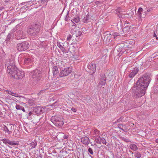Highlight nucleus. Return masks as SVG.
Returning <instances> with one entry per match:
<instances>
[{
  "instance_id": "nucleus-1",
  "label": "nucleus",
  "mask_w": 158,
  "mask_h": 158,
  "mask_svg": "<svg viewBox=\"0 0 158 158\" xmlns=\"http://www.w3.org/2000/svg\"><path fill=\"white\" fill-rule=\"evenodd\" d=\"M150 82V80H138L132 89L134 97L137 98L143 96Z\"/></svg>"
},
{
  "instance_id": "nucleus-2",
  "label": "nucleus",
  "mask_w": 158,
  "mask_h": 158,
  "mask_svg": "<svg viewBox=\"0 0 158 158\" xmlns=\"http://www.w3.org/2000/svg\"><path fill=\"white\" fill-rule=\"evenodd\" d=\"M7 72L9 73L10 75L14 78H15L16 75L18 76L19 79L23 78L24 75L23 71L18 70L17 68L14 65L8 66L7 67Z\"/></svg>"
},
{
  "instance_id": "nucleus-3",
  "label": "nucleus",
  "mask_w": 158,
  "mask_h": 158,
  "mask_svg": "<svg viewBox=\"0 0 158 158\" xmlns=\"http://www.w3.org/2000/svg\"><path fill=\"white\" fill-rule=\"evenodd\" d=\"M51 121L56 126L61 127L64 124L62 118L60 117L53 116L51 118Z\"/></svg>"
},
{
  "instance_id": "nucleus-4",
  "label": "nucleus",
  "mask_w": 158,
  "mask_h": 158,
  "mask_svg": "<svg viewBox=\"0 0 158 158\" xmlns=\"http://www.w3.org/2000/svg\"><path fill=\"white\" fill-rule=\"evenodd\" d=\"M72 67L66 68L60 72V76L61 77L67 76L72 72Z\"/></svg>"
},
{
  "instance_id": "nucleus-5",
  "label": "nucleus",
  "mask_w": 158,
  "mask_h": 158,
  "mask_svg": "<svg viewBox=\"0 0 158 158\" xmlns=\"http://www.w3.org/2000/svg\"><path fill=\"white\" fill-rule=\"evenodd\" d=\"M28 43L26 42L19 43L17 44V48L20 51H23L27 48Z\"/></svg>"
},
{
  "instance_id": "nucleus-6",
  "label": "nucleus",
  "mask_w": 158,
  "mask_h": 158,
  "mask_svg": "<svg viewBox=\"0 0 158 158\" xmlns=\"http://www.w3.org/2000/svg\"><path fill=\"white\" fill-rule=\"evenodd\" d=\"M32 78L38 79L41 77V72L38 70H35L33 71L31 73Z\"/></svg>"
},
{
  "instance_id": "nucleus-7",
  "label": "nucleus",
  "mask_w": 158,
  "mask_h": 158,
  "mask_svg": "<svg viewBox=\"0 0 158 158\" xmlns=\"http://www.w3.org/2000/svg\"><path fill=\"white\" fill-rule=\"evenodd\" d=\"M89 69L90 70V73L93 74L96 71V65L94 63H92L89 65Z\"/></svg>"
},
{
  "instance_id": "nucleus-8",
  "label": "nucleus",
  "mask_w": 158,
  "mask_h": 158,
  "mask_svg": "<svg viewBox=\"0 0 158 158\" xmlns=\"http://www.w3.org/2000/svg\"><path fill=\"white\" fill-rule=\"evenodd\" d=\"M34 111L37 114L43 113L44 112V110L42 107L40 106L35 107L34 110Z\"/></svg>"
},
{
  "instance_id": "nucleus-9",
  "label": "nucleus",
  "mask_w": 158,
  "mask_h": 158,
  "mask_svg": "<svg viewBox=\"0 0 158 158\" xmlns=\"http://www.w3.org/2000/svg\"><path fill=\"white\" fill-rule=\"evenodd\" d=\"M81 139V142L84 144L87 145L89 143V139L88 137L86 136L82 137Z\"/></svg>"
},
{
  "instance_id": "nucleus-10",
  "label": "nucleus",
  "mask_w": 158,
  "mask_h": 158,
  "mask_svg": "<svg viewBox=\"0 0 158 158\" xmlns=\"http://www.w3.org/2000/svg\"><path fill=\"white\" fill-rule=\"evenodd\" d=\"M59 73L58 69L56 66H54L52 68L53 78H55L56 75Z\"/></svg>"
},
{
  "instance_id": "nucleus-11",
  "label": "nucleus",
  "mask_w": 158,
  "mask_h": 158,
  "mask_svg": "<svg viewBox=\"0 0 158 158\" xmlns=\"http://www.w3.org/2000/svg\"><path fill=\"white\" fill-rule=\"evenodd\" d=\"M57 136H60L62 137L61 139L63 140L64 139H67L68 138V135H65L64 133L61 132L58 133Z\"/></svg>"
},
{
  "instance_id": "nucleus-12",
  "label": "nucleus",
  "mask_w": 158,
  "mask_h": 158,
  "mask_svg": "<svg viewBox=\"0 0 158 158\" xmlns=\"http://www.w3.org/2000/svg\"><path fill=\"white\" fill-rule=\"evenodd\" d=\"M138 70L137 69L133 71L129 75L130 78H133L138 72Z\"/></svg>"
},
{
  "instance_id": "nucleus-13",
  "label": "nucleus",
  "mask_w": 158,
  "mask_h": 158,
  "mask_svg": "<svg viewBox=\"0 0 158 158\" xmlns=\"http://www.w3.org/2000/svg\"><path fill=\"white\" fill-rule=\"evenodd\" d=\"M151 75L150 73H146L142 76L141 78L143 79H149L151 78Z\"/></svg>"
},
{
  "instance_id": "nucleus-14",
  "label": "nucleus",
  "mask_w": 158,
  "mask_h": 158,
  "mask_svg": "<svg viewBox=\"0 0 158 158\" xmlns=\"http://www.w3.org/2000/svg\"><path fill=\"white\" fill-rule=\"evenodd\" d=\"M129 147L131 149L134 151H136L138 149L137 146L134 144H131L129 146Z\"/></svg>"
},
{
  "instance_id": "nucleus-15",
  "label": "nucleus",
  "mask_w": 158,
  "mask_h": 158,
  "mask_svg": "<svg viewBox=\"0 0 158 158\" xmlns=\"http://www.w3.org/2000/svg\"><path fill=\"white\" fill-rule=\"evenodd\" d=\"M3 130L5 132H7L8 134H11V131H9V127H7L5 125H4L3 127Z\"/></svg>"
},
{
  "instance_id": "nucleus-16",
  "label": "nucleus",
  "mask_w": 158,
  "mask_h": 158,
  "mask_svg": "<svg viewBox=\"0 0 158 158\" xmlns=\"http://www.w3.org/2000/svg\"><path fill=\"white\" fill-rule=\"evenodd\" d=\"M8 93L9 94H10L13 96H14L15 97H21V96H19L18 94L15 93L13 92H11V91H8Z\"/></svg>"
},
{
  "instance_id": "nucleus-17",
  "label": "nucleus",
  "mask_w": 158,
  "mask_h": 158,
  "mask_svg": "<svg viewBox=\"0 0 158 158\" xmlns=\"http://www.w3.org/2000/svg\"><path fill=\"white\" fill-rule=\"evenodd\" d=\"M19 142H15V141H11L10 140L8 144L10 145H16L19 144Z\"/></svg>"
},
{
  "instance_id": "nucleus-18",
  "label": "nucleus",
  "mask_w": 158,
  "mask_h": 158,
  "mask_svg": "<svg viewBox=\"0 0 158 158\" xmlns=\"http://www.w3.org/2000/svg\"><path fill=\"white\" fill-rule=\"evenodd\" d=\"M135 44V41L134 40H131L129 42L128 46L130 48H132Z\"/></svg>"
},
{
  "instance_id": "nucleus-19",
  "label": "nucleus",
  "mask_w": 158,
  "mask_h": 158,
  "mask_svg": "<svg viewBox=\"0 0 158 158\" xmlns=\"http://www.w3.org/2000/svg\"><path fill=\"white\" fill-rule=\"evenodd\" d=\"M57 45L60 49L62 52H65V48L62 46H61L60 44H57Z\"/></svg>"
},
{
  "instance_id": "nucleus-20",
  "label": "nucleus",
  "mask_w": 158,
  "mask_h": 158,
  "mask_svg": "<svg viewBox=\"0 0 158 158\" xmlns=\"http://www.w3.org/2000/svg\"><path fill=\"white\" fill-rule=\"evenodd\" d=\"M37 143L34 141V142H32L30 143V146L31 147V148H35L36 146L37 145Z\"/></svg>"
},
{
  "instance_id": "nucleus-21",
  "label": "nucleus",
  "mask_w": 158,
  "mask_h": 158,
  "mask_svg": "<svg viewBox=\"0 0 158 158\" xmlns=\"http://www.w3.org/2000/svg\"><path fill=\"white\" fill-rule=\"evenodd\" d=\"M106 80H100L99 81V84L102 85H104L106 83Z\"/></svg>"
},
{
  "instance_id": "nucleus-22",
  "label": "nucleus",
  "mask_w": 158,
  "mask_h": 158,
  "mask_svg": "<svg viewBox=\"0 0 158 158\" xmlns=\"http://www.w3.org/2000/svg\"><path fill=\"white\" fill-rule=\"evenodd\" d=\"M9 128V131H11V134L12 133L13 130L14 129V126L12 125V124H10L8 126Z\"/></svg>"
},
{
  "instance_id": "nucleus-23",
  "label": "nucleus",
  "mask_w": 158,
  "mask_h": 158,
  "mask_svg": "<svg viewBox=\"0 0 158 158\" xmlns=\"http://www.w3.org/2000/svg\"><path fill=\"white\" fill-rule=\"evenodd\" d=\"M135 157L140 158L141 156V154L139 152H137L135 153Z\"/></svg>"
},
{
  "instance_id": "nucleus-24",
  "label": "nucleus",
  "mask_w": 158,
  "mask_h": 158,
  "mask_svg": "<svg viewBox=\"0 0 158 158\" xmlns=\"http://www.w3.org/2000/svg\"><path fill=\"white\" fill-rule=\"evenodd\" d=\"M31 61V59L30 58H25L24 59V62L25 64H27Z\"/></svg>"
},
{
  "instance_id": "nucleus-25",
  "label": "nucleus",
  "mask_w": 158,
  "mask_h": 158,
  "mask_svg": "<svg viewBox=\"0 0 158 158\" xmlns=\"http://www.w3.org/2000/svg\"><path fill=\"white\" fill-rule=\"evenodd\" d=\"M2 141L5 144H8L10 140L7 139H3L2 140Z\"/></svg>"
},
{
  "instance_id": "nucleus-26",
  "label": "nucleus",
  "mask_w": 158,
  "mask_h": 158,
  "mask_svg": "<svg viewBox=\"0 0 158 158\" xmlns=\"http://www.w3.org/2000/svg\"><path fill=\"white\" fill-rule=\"evenodd\" d=\"M96 142L99 144H100L101 143V138L100 137H99L98 138L95 139Z\"/></svg>"
},
{
  "instance_id": "nucleus-27",
  "label": "nucleus",
  "mask_w": 158,
  "mask_h": 158,
  "mask_svg": "<svg viewBox=\"0 0 158 158\" xmlns=\"http://www.w3.org/2000/svg\"><path fill=\"white\" fill-rule=\"evenodd\" d=\"M35 30L33 28H30L28 32L31 34H32L34 33Z\"/></svg>"
},
{
  "instance_id": "nucleus-28",
  "label": "nucleus",
  "mask_w": 158,
  "mask_h": 158,
  "mask_svg": "<svg viewBox=\"0 0 158 158\" xmlns=\"http://www.w3.org/2000/svg\"><path fill=\"white\" fill-rule=\"evenodd\" d=\"M123 125L122 124H119L118 125V127L120 129L124 131L123 129Z\"/></svg>"
},
{
  "instance_id": "nucleus-29",
  "label": "nucleus",
  "mask_w": 158,
  "mask_h": 158,
  "mask_svg": "<svg viewBox=\"0 0 158 158\" xmlns=\"http://www.w3.org/2000/svg\"><path fill=\"white\" fill-rule=\"evenodd\" d=\"M112 34L114 38H115L116 37L119 35V34L117 32H114Z\"/></svg>"
},
{
  "instance_id": "nucleus-30",
  "label": "nucleus",
  "mask_w": 158,
  "mask_h": 158,
  "mask_svg": "<svg viewBox=\"0 0 158 158\" xmlns=\"http://www.w3.org/2000/svg\"><path fill=\"white\" fill-rule=\"evenodd\" d=\"M123 119V117H120L115 122V123H119L121 122L122 120Z\"/></svg>"
},
{
  "instance_id": "nucleus-31",
  "label": "nucleus",
  "mask_w": 158,
  "mask_h": 158,
  "mask_svg": "<svg viewBox=\"0 0 158 158\" xmlns=\"http://www.w3.org/2000/svg\"><path fill=\"white\" fill-rule=\"evenodd\" d=\"M23 106L18 105L16 106V108L17 110H21Z\"/></svg>"
},
{
  "instance_id": "nucleus-32",
  "label": "nucleus",
  "mask_w": 158,
  "mask_h": 158,
  "mask_svg": "<svg viewBox=\"0 0 158 158\" xmlns=\"http://www.w3.org/2000/svg\"><path fill=\"white\" fill-rule=\"evenodd\" d=\"M101 142H102L104 144H106V141L105 139L104 138H101Z\"/></svg>"
},
{
  "instance_id": "nucleus-33",
  "label": "nucleus",
  "mask_w": 158,
  "mask_h": 158,
  "mask_svg": "<svg viewBox=\"0 0 158 158\" xmlns=\"http://www.w3.org/2000/svg\"><path fill=\"white\" fill-rule=\"evenodd\" d=\"M72 38V36L70 34H69L67 36V40L68 41H70Z\"/></svg>"
},
{
  "instance_id": "nucleus-34",
  "label": "nucleus",
  "mask_w": 158,
  "mask_h": 158,
  "mask_svg": "<svg viewBox=\"0 0 158 158\" xmlns=\"http://www.w3.org/2000/svg\"><path fill=\"white\" fill-rule=\"evenodd\" d=\"M88 151L91 154H93V151L92 149L91 148H89L88 149Z\"/></svg>"
},
{
  "instance_id": "nucleus-35",
  "label": "nucleus",
  "mask_w": 158,
  "mask_h": 158,
  "mask_svg": "<svg viewBox=\"0 0 158 158\" xmlns=\"http://www.w3.org/2000/svg\"><path fill=\"white\" fill-rule=\"evenodd\" d=\"M143 10V8L141 7H140L138 10V13L139 14H141V12Z\"/></svg>"
},
{
  "instance_id": "nucleus-36",
  "label": "nucleus",
  "mask_w": 158,
  "mask_h": 158,
  "mask_svg": "<svg viewBox=\"0 0 158 158\" xmlns=\"http://www.w3.org/2000/svg\"><path fill=\"white\" fill-rule=\"evenodd\" d=\"M46 89H44L43 90H41L40 91V92L38 94V95H40L41 94L43 93L45 91H46Z\"/></svg>"
},
{
  "instance_id": "nucleus-37",
  "label": "nucleus",
  "mask_w": 158,
  "mask_h": 158,
  "mask_svg": "<svg viewBox=\"0 0 158 158\" xmlns=\"http://www.w3.org/2000/svg\"><path fill=\"white\" fill-rule=\"evenodd\" d=\"M147 11L148 12H150L152 10V8H147Z\"/></svg>"
},
{
  "instance_id": "nucleus-38",
  "label": "nucleus",
  "mask_w": 158,
  "mask_h": 158,
  "mask_svg": "<svg viewBox=\"0 0 158 158\" xmlns=\"http://www.w3.org/2000/svg\"><path fill=\"white\" fill-rule=\"evenodd\" d=\"M74 21L76 23H77L79 22V19L76 18L74 19Z\"/></svg>"
},
{
  "instance_id": "nucleus-39",
  "label": "nucleus",
  "mask_w": 158,
  "mask_h": 158,
  "mask_svg": "<svg viewBox=\"0 0 158 158\" xmlns=\"http://www.w3.org/2000/svg\"><path fill=\"white\" fill-rule=\"evenodd\" d=\"M71 110L74 112H76V109L74 108H72Z\"/></svg>"
},
{
  "instance_id": "nucleus-40",
  "label": "nucleus",
  "mask_w": 158,
  "mask_h": 158,
  "mask_svg": "<svg viewBox=\"0 0 158 158\" xmlns=\"http://www.w3.org/2000/svg\"><path fill=\"white\" fill-rule=\"evenodd\" d=\"M123 140L124 141H125L126 142H128V139H125V138H123Z\"/></svg>"
},
{
  "instance_id": "nucleus-41",
  "label": "nucleus",
  "mask_w": 158,
  "mask_h": 158,
  "mask_svg": "<svg viewBox=\"0 0 158 158\" xmlns=\"http://www.w3.org/2000/svg\"><path fill=\"white\" fill-rule=\"evenodd\" d=\"M21 110H22V111H23L24 112L25 111V109H24V108L23 107H22V109H21Z\"/></svg>"
},
{
  "instance_id": "nucleus-42",
  "label": "nucleus",
  "mask_w": 158,
  "mask_h": 158,
  "mask_svg": "<svg viewBox=\"0 0 158 158\" xmlns=\"http://www.w3.org/2000/svg\"><path fill=\"white\" fill-rule=\"evenodd\" d=\"M32 114V113L31 112H30L29 113V115H31V114Z\"/></svg>"
},
{
  "instance_id": "nucleus-43",
  "label": "nucleus",
  "mask_w": 158,
  "mask_h": 158,
  "mask_svg": "<svg viewBox=\"0 0 158 158\" xmlns=\"http://www.w3.org/2000/svg\"><path fill=\"white\" fill-rule=\"evenodd\" d=\"M98 131L97 129H95L94 130V132H97Z\"/></svg>"
},
{
  "instance_id": "nucleus-44",
  "label": "nucleus",
  "mask_w": 158,
  "mask_h": 158,
  "mask_svg": "<svg viewBox=\"0 0 158 158\" xmlns=\"http://www.w3.org/2000/svg\"><path fill=\"white\" fill-rule=\"evenodd\" d=\"M156 142H158V139H157L156 140Z\"/></svg>"
},
{
  "instance_id": "nucleus-45",
  "label": "nucleus",
  "mask_w": 158,
  "mask_h": 158,
  "mask_svg": "<svg viewBox=\"0 0 158 158\" xmlns=\"http://www.w3.org/2000/svg\"><path fill=\"white\" fill-rule=\"evenodd\" d=\"M131 152V153L132 154H133V152Z\"/></svg>"
},
{
  "instance_id": "nucleus-46",
  "label": "nucleus",
  "mask_w": 158,
  "mask_h": 158,
  "mask_svg": "<svg viewBox=\"0 0 158 158\" xmlns=\"http://www.w3.org/2000/svg\"><path fill=\"white\" fill-rule=\"evenodd\" d=\"M156 39H158V38L156 37Z\"/></svg>"
},
{
  "instance_id": "nucleus-47",
  "label": "nucleus",
  "mask_w": 158,
  "mask_h": 158,
  "mask_svg": "<svg viewBox=\"0 0 158 158\" xmlns=\"http://www.w3.org/2000/svg\"><path fill=\"white\" fill-rule=\"evenodd\" d=\"M152 158H153V157H152Z\"/></svg>"
}]
</instances>
